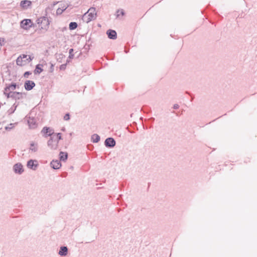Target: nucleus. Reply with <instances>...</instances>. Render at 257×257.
Here are the masks:
<instances>
[{
	"label": "nucleus",
	"instance_id": "nucleus-1",
	"mask_svg": "<svg viewBox=\"0 0 257 257\" xmlns=\"http://www.w3.org/2000/svg\"><path fill=\"white\" fill-rule=\"evenodd\" d=\"M37 22L39 25L40 31L43 30V32H45L48 30L50 22L47 17H41L37 20Z\"/></svg>",
	"mask_w": 257,
	"mask_h": 257
},
{
	"label": "nucleus",
	"instance_id": "nucleus-2",
	"mask_svg": "<svg viewBox=\"0 0 257 257\" xmlns=\"http://www.w3.org/2000/svg\"><path fill=\"white\" fill-rule=\"evenodd\" d=\"M96 17V13H95V9L94 8H90L87 13L83 16V20L84 22L88 23Z\"/></svg>",
	"mask_w": 257,
	"mask_h": 257
},
{
	"label": "nucleus",
	"instance_id": "nucleus-3",
	"mask_svg": "<svg viewBox=\"0 0 257 257\" xmlns=\"http://www.w3.org/2000/svg\"><path fill=\"white\" fill-rule=\"evenodd\" d=\"M21 27L25 30H29L30 28L35 27L34 24L31 19H24L22 20L21 23Z\"/></svg>",
	"mask_w": 257,
	"mask_h": 257
},
{
	"label": "nucleus",
	"instance_id": "nucleus-4",
	"mask_svg": "<svg viewBox=\"0 0 257 257\" xmlns=\"http://www.w3.org/2000/svg\"><path fill=\"white\" fill-rule=\"evenodd\" d=\"M41 133L44 138H47L48 137L51 138V137H54V130L50 127L44 126L42 128Z\"/></svg>",
	"mask_w": 257,
	"mask_h": 257
},
{
	"label": "nucleus",
	"instance_id": "nucleus-5",
	"mask_svg": "<svg viewBox=\"0 0 257 257\" xmlns=\"http://www.w3.org/2000/svg\"><path fill=\"white\" fill-rule=\"evenodd\" d=\"M47 146L50 149L55 150L58 146V141H56L54 137H51L47 142Z\"/></svg>",
	"mask_w": 257,
	"mask_h": 257
},
{
	"label": "nucleus",
	"instance_id": "nucleus-6",
	"mask_svg": "<svg viewBox=\"0 0 257 257\" xmlns=\"http://www.w3.org/2000/svg\"><path fill=\"white\" fill-rule=\"evenodd\" d=\"M116 142L112 138H108L104 141V145L106 148H112L115 146Z\"/></svg>",
	"mask_w": 257,
	"mask_h": 257
},
{
	"label": "nucleus",
	"instance_id": "nucleus-7",
	"mask_svg": "<svg viewBox=\"0 0 257 257\" xmlns=\"http://www.w3.org/2000/svg\"><path fill=\"white\" fill-rule=\"evenodd\" d=\"M38 161L36 160H30L27 162V167L33 170H36L38 166Z\"/></svg>",
	"mask_w": 257,
	"mask_h": 257
},
{
	"label": "nucleus",
	"instance_id": "nucleus-8",
	"mask_svg": "<svg viewBox=\"0 0 257 257\" xmlns=\"http://www.w3.org/2000/svg\"><path fill=\"white\" fill-rule=\"evenodd\" d=\"M13 169L15 173L18 174H22L24 172L23 166L19 163L14 165Z\"/></svg>",
	"mask_w": 257,
	"mask_h": 257
},
{
	"label": "nucleus",
	"instance_id": "nucleus-9",
	"mask_svg": "<svg viewBox=\"0 0 257 257\" xmlns=\"http://www.w3.org/2000/svg\"><path fill=\"white\" fill-rule=\"evenodd\" d=\"M35 86V82L31 80H26L24 83L25 89L27 91L32 90Z\"/></svg>",
	"mask_w": 257,
	"mask_h": 257
},
{
	"label": "nucleus",
	"instance_id": "nucleus-10",
	"mask_svg": "<svg viewBox=\"0 0 257 257\" xmlns=\"http://www.w3.org/2000/svg\"><path fill=\"white\" fill-rule=\"evenodd\" d=\"M25 96L26 93H25L13 91L12 98L15 100H20L23 99Z\"/></svg>",
	"mask_w": 257,
	"mask_h": 257
},
{
	"label": "nucleus",
	"instance_id": "nucleus-11",
	"mask_svg": "<svg viewBox=\"0 0 257 257\" xmlns=\"http://www.w3.org/2000/svg\"><path fill=\"white\" fill-rule=\"evenodd\" d=\"M106 34L110 39L115 40L117 38V33L115 30L109 29L107 31Z\"/></svg>",
	"mask_w": 257,
	"mask_h": 257
},
{
	"label": "nucleus",
	"instance_id": "nucleus-12",
	"mask_svg": "<svg viewBox=\"0 0 257 257\" xmlns=\"http://www.w3.org/2000/svg\"><path fill=\"white\" fill-rule=\"evenodd\" d=\"M51 166L54 169H58L61 166L60 161L53 160L50 163Z\"/></svg>",
	"mask_w": 257,
	"mask_h": 257
},
{
	"label": "nucleus",
	"instance_id": "nucleus-13",
	"mask_svg": "<svg viewBox=\"0 0 257 257\" xmlns=\"http://www.w3.org/2000/svg\"><path fill=\"white\" fill-rule=\"evenodd\" d=\"M68 253V248L67 246H61L58 254L61 256H65Z\"/></svg>",
	"mask_w": 257,
	"mask_h": 257
},
{
	"label": "nucleus",
	"instance_id": "nucleus-14",
	"mask_svg": "<svg viewBox=\"0 0 257 257\" xmlns=\"http://www.w3.org/2000/svg\"><path fill=\"white\" fill-rule=\"evenodd\" d=\"M30 147L29 150L32 152H36L38 150V145L37 143H35L34 142H32L30 143Z\"/></svg>",
	"mask_w": 257,
	"mask_h": 257
},
{
	"label": "nucleus",
	"instance_id": "nucleus-15",
	"mask_svg": "<svg viewBox=\"0 0 257 257\" xmlns=\"http://www.w3.org/2000/svg\"><path fill=\"white\" fill-rule=\"evenodd\" d=\"M16 87L17 84L16 83H12L10 84L7 85L6 87H5V90L7 91H13L16 89Z\"/></svg>",
	"mask_w": 257,
	"mask_h": 257
},
{
	"label": "nucleus",
	"instance_id": "nucleus-16",
	"mask_svg": "<svg viewBox=\"0 0 257 257\" xmlns=\"http://www.w3.org/2000/svg\"><path fill=\"white\" fill-rule=\"evenodd\" d=\"M31 5V2L28 0L22 1L20 3L21 7L25 9H27Z\"/></svg>",
	"mask_w": 257,
	"mask_h": 257
},
{
	"label": "nucleus",
	"instance_id": "nucleus-17",
	"mask_svg": "<svg viewBox=\"0 0 257 257\" xmlns=\"http://www.w3.org/2000/svg\"><path fill=\"white\" fill-rule=\"evenodd\" d=\"M68 159V153L61 151L59 153V159L61 161H65Z\"/></svg>",
	"mask_w": 257,
	"mask_h": 257
},
{
	"label": "nucleus",
	"instance_id": "nucleus-18",
	"mask_svg": "<svg viewBox=\"0 0 257 257\" xmlns=\"http://www.w3.org/2000/svg\"><path fill=\"white\" fill-rule=\"evenodd\" d=\"M16 63L18 65L22 66L25 65L27 63V61L25 60H23L21 56H20L16 60Z\"/></svg>",
	"mask_w": 257,
	"mask_h": 257
},
{
	"label": "nucleus",
	"instance_id": "nucleus-19",
	"mask_svg": "<svg viewBox=\"0 0 257 257\" xmlns=\"http://www.w3.org/2000/svg\"><path fill=\"white\" fill-rule=\"evenodd\" d=\"M91 139L93 143H97L100 141V138L97 134H94L91 136Z\"/></svg>",
	"mask_w": 257,
	"mask_h": 257
},
{
	"label": "nucleus",
	"instance_id": "nucleus-20",
	"mask_svg": "<svg viewBox=\"0 0 257 257\" xmlns=\"http://www.w3.org/2000/svg\"><path fill=\"white\" fill-rule=\"evenodd\" d=\"M28 123L31 128H35L37 124L34 118H30L28 120Z\"/></svg>",
	"mask_w": 257,
	"mask_h": 257
},
{
	"label": "nucleus",
	"instance_id": "nucleus-21",
	"mask_svg": "<svg viewBox=\"0 0 257 257\" xmlns=\"http://www.w3.org/2000/svg\"><path fill=\"white\" fill-rule=\"evenodd\" d=\"M41 65V64H38L36 66L35 69L34 71L35 74H40L43 71V69L40 67Z\"/></svg>",
	"mask_w": 257,
	"mask_h": 257
},
{
	"label": "nucleus",
	"instance_id": "nucleus-22",
	"mask_svg": "<svg viewBox=\"0 0 257 257\" xmlns=\"http://www.w3.org/2000/svg\"><path fill=\"white\" fill-rule=\"evenodd\" d=\"M68 6H64L61 8H59L56 11V14L57 15H61L65 10H66Z\"/></svg>",
	"mask_w": 257,
	"mask_h": 257
},
{
	"label": "nucleus",
	"instance_id": "nucleus-23",
	"mask_svg": "<svg viewBox=\"0 0 257 257\" xmlns=\"http://www.w3.org/2000/svg\"><path fill=\"white\" fill-rule=\"evenodd\" d=\"M78 27V24L76 22H71L69 25V28L70 30L76 29Z\"/></svg>",
	"mask_w": 257,
	"mask_h": 257
},
{
	"label": "nucleus",
	"instance_id": "nucleus-24",
	"mask_svg": "<svg viewBox=\"0 0 257 257\" xmlns=\"http://www.w3.org/2000/svg\"><path fill=\"white\" fill-rule=\"evenodd\" d=\"M55 136H56V138L55 139L56 140V141H58V143L59 144V141L62 139L61 133H55L54 137Z\"/></svg>",
	"mask_w": 257,
	"mask_h": 257
},
{
	"label": "nucleus",
	"instance_id": "nucleus-25",
	"mask_svg": "<svg viewBox=\"0 0 257 257\" xmlns=\"http://www.w3.org/2000/svg\"><path fill=\"white\" fill-rule=\"evenodd\" d=\"M17 123H10L9 124L8 126H6L5 127V130H7V131H11L13 128H14L15 127V125Z\"/></svg>",
	"mask_w": 257,
	"mask_h": 257
},
{
	"label": "nucleus",
	"instance_id": "nucleus-26",
	"mask_svg": "<svg viewBox=\"0 0 257 257\" xmlns=\"http://www.w3.org/2000/svg\"><path fill=\"white\" fill-rule=\"evenodd\" d=\"M13 91H7L5 90H4V94L7 97V98H11L12 97V93Z\"/></svg>",
	"mask_w": 257,
	"mask_h": 257
},
{
	"label": "nucleus",
	"instance_id": "nucleus-27",
	"mask_svg": "<svg viewBox=\"0 0 257 257\" xmlns=\"http://www.w3.org/2000/svg\"><path fill=\"white\" fill-rule=\"evenodd\" d=\"M120 15L123 16L124 15V12L123 10H118L116 11V17L118 18Z\"/></svg>",
	"mask_w": 257,
	"mask_h": 257
},
{
	"label": "nucleus",
	"instance_id": "nucleus-28",
	"mask_svg": "<svg viewBox=\"0 0 257 257\" xmlns=\"http://www.w3.org/2000/svg\"><path fill=\"white\" fill-rule=\"evenodd\" d=\"M73 51H74L73 49H70L69 50V59L73 58V57H74V54H73Z\"/></svg>",
	"mask_w": 257,
	"mask_h": 257
},
{
	"label": "nucleus",
	"instance_id": "nucleus-29",
	"mask_svg": "<svg viewBox=\"0 0 257 257\" xmlns=\"http://www.w3.org/2000/svg\"><path fill=\"white\" fill-rule=\"evenodd\" d=\"M15 110H16V107H15L14 108H13V107H12L8 111V112L9 113V114H11L15 112Z\"/></svg>",
	"mask_w": 257,
	"mask_h": 257
},
{
	"label": "nucleus",
	"instance_id": "nucleus-30",
	"mask_svg": "<svg viewBox=\"0 0 257 257\" xmlns=\"http://www.w3.org/2000/svg\"><path fill=\"white\" fill-rule=\"evenodd\" d=\"M32 73L30 71H26L24 74V77L25 78H28L29 76Z\"/></svg>",
	"mask_w": 257,
	"mask_h": 257
},
{
	"label": "nucleus",
	"instance_id": "nucleus-31",
	"mask_svg": "<svg viewBox=\"0 0 257 257\" xmlns=\"http://www.w3.org/2000/svg\"><path fill=\"white\" fill-rule=\"evenodd\" d=\"M64 119L65 120H68L70 119V114L69 113H66L64 116Z\"/></svg>",
	"mask_w": 257,
	"mask_h": 257
},
{
	"label": "nucleus",
	"instance_id": "nucleus-32",
	"mask_svg": "<svg viewBox=\"0 0 257 257\" xmlns=\"http://www.w3.org/2000/svg\"><path fill=\"white\" fill-rule=\"evenodd\" d=\"M66 65H67V63L66 64H62L60 66V69L61 70H65L66 69Z\"/></svg>",
	"mask_w": 257,
	"mask_h": 257
},
{
	"label": "nucleus",
	"instance_id": "nucleus-33",
	"mask_svg": "<svg viewBox=\"0 0 257 257\" xmlns=\"http://www.w3.org/2000/svg\"><path fill=\"white\" fill-rule=\"evenodd\" d=\"M28 56V58L27 57V60H25L27 61V63L31 61L33 58V57H31V56H30V55H29Z\"/></svg>",
	"mask_w": 257,
	"mask_h": 257
},
{
	"label": "nucleus",
	"instance_id": "nucleus-34",
	"mask_svg": "<svg viewBox=\"0 0 257 257\" xmlns=\"http://www.w3.org/2000/svg\"><path fill=\"white\" fill-rule=\"evenodd\" d=\"M27 57H28L27 55L23 54L21 56V58H22L23 60H27Z\"/></svg>",
	"mask_w": 257,
	"mask_h": 257
},
{
	"label": "nucleus",
	"instance_id": "nucleus-35",
	"mask_svg": "<svg viewBox=\"0 0 257 257\" xmlns=\"http://www.w3.org/2000/svg\"><path fill=\"white\" fill-rule=\"evenodd\" d=\"M179 107V105L178 104H175L173 105V108L175 109H178Z\"/></svg>",
	"mask_w": 257,
	"mask_h": 257
},
{
	"label": "nucleus",
	"instance_id": "nucleus-36",
	"mask_svg": "<svg viewBox=\"0 0 257 257\" xmlns=\"http://www.w3.org/2000/svg\"><path fill=\"white\" fill-rule=\"evenodd\" d=\"M4 42V39H2V38H0V49H1V47H2V42Z\"/></svg>",
	"mask_w": 257,
	"mask_h": 257
},
{
	"label": "nucleus",
	"instance_id": "nucleus-37",
	"mask_svg": "<svg viewBox=\"0 0 257 257\" xmlns=\"http://www.w3.org/2000/svg\"><path fill=\"white\" fill-rule=\"evenodd\" d=\"M18 104H17L16 103H15L12 106V107H13V108H14L15 107H16V109L17 108V107L18 106Z\"/></svg>",
	"mask_w": 257,
	"mask_h": 257
},
{
	"label": "nucleus",
	"instance_id": "nucleus-38",
	"mask_svg": "<svg viewBox=\"0 0 257 257\" xmlns=\"http://www.w3.org/2000/svg\"><path fill=\"white\" fill-rule=\"evenodd\" d=\"M51 71L53 70V65L52 64L51 67Z\"/></svg>",
	"mask_w": 257,
	"mask_h": 257
},
{
	"label": "nucleus",
	"instance_id": "nucleus-39",
	"mask_svg": "<svg viewBox=\"0 0 257 257\" xmlns=\"http://www.w3.org/2000/svg\"><path fill=\"white\" fill-rule=\"evenodd\" d=\"M151 119H152V120H154V119H155V118L153 117H152Z\"/></svg>",
	"mask_w": 257,
	"mask_h": 257
},
{
	"label": "nucleus",
	"instance_id": "nucleus-40",
	"mask_svg": "<svg viewBox=\"0 0 257 257\" xmlns=\"http://www.w3.org/2000/svg\"><path fill=\"white\" fill-rule=\"evenodd\" d=\"M62 130L63 131H64L65 130V128H62Z\"/></svg>",
	"mask_w": 257,
	"mask_h": 257
}]
</instances>
